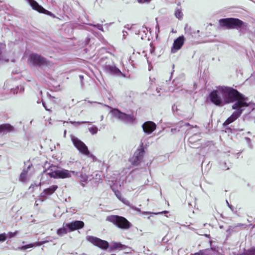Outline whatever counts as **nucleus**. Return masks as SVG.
Segmentation results:
<instances>
[{
    "instance_id": "nucleus-1",
    "label": "nucleus",
    "mask_w": 255,
    "mask_h": 255,
    "mask_svg": "<svg viewBox=\"0 0 255 255\" xmlns=\"http://www.w3.org/2000/svg\"><path fill=\"white\" fill-rule=\"evenodd\" d=\"M232 109L236 111L224 122V125H228L234 122L245 110H247L248 113H250L255 109V104L251 102L248 103L247 98L243 96L242 99L233 105Z\"/></svg>"
},
{
    "instance_id": "nucleus-2",
    "label": "nucleus",
    "mask_w": 255,
    "mask_h": 255,
    "mask_svg": "<svg viewBox=\"0 0 255 255\" xmlns=\"http://www.w3.org/2000/svg\"><path fill=\"white\" fill-rule=\"evenodd\" d=\"M220 25L227 29H237L242 32H245L248 27L246 23L238 18H228L221 19L219 20Z\"/></svg>"
},
{
    "instance_id": "nucleus-3",
    "label": "nucleus",
    "mask_w": 255,
    "mask_h": 255,
    "mask_svg": "<svg viewBox=\"0 0 255 255\" xmlns=\"http://www.w3.org/2000/svg\"><path fill=\"white\" fill-rule=\"evenodd\" d=\"M223 97L224 98V105L231 103L237 102L240 99H242L243 95L239 92L232 88L222 86Z\"/></svg>"
},
{
    "instance_id": "nucleus-4",
    "label": "nucleus",
    "mask_w": 255,
    "mask_h": 255,
    "mask_svg": "<svg viewBox=\"0 0 255 255\" xmlns=\"http://www.w3.org/2000/svg\"><path fill=\"white\" fill-rule=\"evenodd\" d=\"M107 220L113 223L118 227L124 230H128L131 226V224L125 218L117 215L108 216Z\"/></svg>"
},
{
    "instance_id": "nucleus-5",
    "label": "nucleus",
    "mask_w": 255,
    "mask_h": 255,
    "mask_svg": "<svg viewBox=\"0 0 255 255\" xmlns=\"http://www.w3.org/2000/svg\"><path fill=\"white\" fill-rule=\"evenodd\" d=\"M71 140L75 147L81 153L93 158L94 160L96 159V158L95 157V156L90 153L87 146L85 145V144L79 138L72 135L71 136Z\"/></svg>"
},
{
    "instance_id": "nucleus-6",
    "label": "nucleus",
    "mask_w": 255,
    "mask_h": 255,
    "mask_svg": "<svg viewBox=\"0 0 255 255\" xmlns=\"http://www.w3.org/2000/svg\"><path fill=\"white\" fill-rule=\"evenodd\" d=\"M222 86L217 87V89L213 91L210 94L211 101L215 105L219 106L224 105V98L223 97Z\"/></svg>"
},
{
    "instance_id": "nucleus-7",
    "label": "nucleus",
    "mask_w": 255,
    "mask_h": 255,
    "mask_svg": "<svg viewBox=\"0 0 255 255\" xmlns=\"http://www.w3.org/2000/svg\"><path fill=\"white\" fill-rule=\"evenodd\" d=\"M111 113L113 117L127 123H132L135 119L133 115H127L118 109H113Z\"/></svg>"
},
{
    "instance_id": "nucleus-8",
    "label": "nucleus",
    "mask_w": 255,
    "mask_h": 255,
    "mask_svg": "<svg viewBox=\"0 0 255 255\" xmlns=\"http://www.w3.org/2000/svg\"><path fill=\"white\" fill-rule=\"evenodd\" d=\"M87 240L93 245L104 250H107L109 247V244L107 241L101 240L96 237L88 236Z\"/></svg>"
},
{
    "instance_id": "nucleus-9",
    "label": "nucleus",
    "mask_w": 255,
    "mask_h": 255,
    "mask_svg": "<svg viewBox=\"0 0 255 255\" xmlns=\"http://www.w3.org/2000/svg\"><path fill=\"white\" fill-rule=\"evenodd\" d=\"M27 1L30 5L32 8L40 13H43L51 16L55 17L54 14L50 11L44 9L34 0H27Z\"/></svg>"
},
{
    "instance_id": "nucleus-10",
    "label": "nucleus",
    "mask_w": 255,
    "mask_h": 255,
    "mask_svg": "<svg viewBox=\"0 0 255 255\" xmlns=\"http://www.w3.org/2000/svg\"><path fill=\"white\" fill-rule=\"evenodd\" d=\"M57 173V178H70L72 175L77 176L78 173L75 171L68 170L65 169H59Z\"/></svg>"
},
{
    "instance_id": "nucleus-11",
    "label": "nucleus",
    "mask_w": 255,
    "mask_h": 255,
    "mask_svg": "<svg viewBox=\"0 0 255 255\" xmlns=\"http://www.w3.org/2000/svg\"><path fill=\"white\" fill-rule=\"evenodd\" d=\"M28 63L33 65H41L45 63V60L40 55L32 54L29 58Z\"/></svg>"
},
{
    "instance_id": "nucleus-12",
    "label": "nucleus",
    "mask_w": 255,
    "mask_h": 255,
    "mask_svg": "<svg viewBox=\"0 0 255 255\" xmlns=\"http://www.w3.org/2000/svg\"><path fill=\"white\" fill-rule=\"evenodd\" d=\"M59 169L55 166H50L48 169L45 170L42 174V178L44 176L49 175L50 177L57 178V173Z\"/></svg>"
},
{
    "instance_id": "nucleus-13",
    "label": "nucleus",
    "mask_w": 255,
    "mask_h": 255,
    "mask_svg": "<svg viewBox=\"0 0 255 255\" xmlns=\"http://www.w3.org/2000/svg\"><path fill=\"white\" fill-rule=\"evenodd\" d=\"M144 151L142 149H138L130 159V162L133 165H137L141 162L143 156Z\"/></svg>"
},
{
    "instance_id": "nucleus-14",
    "label": "nucleus",
    "mask_w": 255,
    "mask_h": 255,
    "mask_svg": "<svg viewBox=\"0 0 255 255\" xmlns=\"http://www.w3.org/2000/svg\"><path fill=\"white\" fill-rule=\"evenodd\" d=\"M184 42V37L183 36H179L174 41L173 46L171 48V52L175 53L177 51L179 50Z\"/></svg>"
},
{
    "instance_id": "nucleus-15",
    "label": "nucleus",
    "mask_w": 255,
    "mask_h": 255,
    "mask_svg": "<svg viewBox=\"0 0 255 255\" xmlns=\"http://www.w3.org/2000/svg\"><path fill=\"white\" fill-rule=\"evenodd\" d=\"M156 127L155 124L150 121L145 122L142 125L143 130L147 134L152 133L156 129Z\"/></svg>"
},
{
    "instance_id": "nucleus-16",
    "label": "nucleus",
    "mask_w": 255,
    "mask_h": 255,
    "mask_svg": "<svg viewBox=\"0 0 255 255\" xmlns=\"http://www.w3.org/2000/svg\"><path fill=\"white\" fill-rule=\"evenodd\" d=\"M66 224L70 232L76 230L82 229L84 226V222L81 221H75Z\"/></svg>"
},
{
    "instance_id": "nucleus-17",
    "label": "nucleus",
    "mask_w": 255,
    "mask_h": 255,
    "mask_svg": "<svg viewBox=\"0 0 255 255\" xmlns=\"http://www.w3.org/2000/svg\"><path fill=\"white\" fill-rule=\"evenodd\" d=\"M109 249L110 251H115V250H125L126 249H129L130 250V248L125 245H123L120 243L112 242L111 243L110 246L109 245Z\"/></svg>"
},
{
    "instance_id": "nucleus-18",
    "label": "nucleus",
    "mask_w": 255,
    "mask_h": 255,
    "mask_svg": "<svg viewBox=\"0 0 255 255\" xmlns=\"http://www.w3.org/2000/svg\"><path fill=\"white\" fill-rule=\"evenodd\" d=\"M14 130V128L9 124L0 125V134H5Z\"/></svg>"
},
{
    "instance_id": "nucleus-19",
    "label": "nucleus",
    "mask_w": 255,
    "mask_h": 255,
    "mask_svg": "<svg viewBox=\"0 0 255 255\" xmlns=\"http://www.w3.org/2000/svg\"><path fill=\"white\" fill-rule=\"evenodd\" d=\"M58 188V186L56 185H53L44 189L41 193V196L42 197H46L52 194Z\"/></svg>"
},
{
    "instance_id": "nucleus-20",
    "label": "nucleus",
    "mask_w": 255,
    "mask_h": 255,
    "mask_svg": "<svg viewBox=\"0 0 255 255\" xmlns=\"http://www.w3.org/2000/svg\"><path fill=\"white\" fill-rule=\"evenodd\" d=\"M105 69L107 73L112 75H120L122 74L121 71L115 66L107 65Z\"/></svg>"
},
{
    "instance_id": "nucleus-21",
    "label": "nucleus",
    "mask_w": 255,
    "mask_h": 255,
    "mask_svg": "<svg viewBox=\"0 0 255 255\" xmlns=\"http://www.w3.org/2000/svg\"><path fill=\"white\" fill-rule=\"evenodd\" d=\"M91 176L92 181H91V182L92 186H97L102 182V179L101 174L96 173Z\"/></svg>"
},
{
    "instance_id": "nucleus-22",
    "label": "nucleus",
    "mask_w": 255,
    "mask_h": 255,
    "mask_svg": "<svg viewBox=\"0 0 255 255\" xmlns=\"http://www.w3.org/2000/svg\"><path fill=\"white\" fill-rule=\"evenodd\" d=\"M111 187L112 189L113 190V191L114 192L116 196L117 197V198L120 201H121L125 204L129 206H130L129 202H128V201L126 199H125L124 198H123L122 197L120 192L119 190H116L115 189V186L114 185L111 186Z\"/></svg>"
},
{
    "instance_id": "nucleus-23",
    "label": "nucleus",
    "mask_w": 255,
    "mask_h": 255,
    "mask_svg": "<svg viewBox=\"0 0 255 255\" xmlns=\"http://www.w3.org/2000/svg\"><path fill=\"white\" fill-rule=\"evenodd\" d=\"M32 164H30L27 166L26 169H24L22 172L21 173L19 176V180L21 182H25L27 181L28 178V170L31 168Z\"/></svg>"
},
{
    "instance_id": "nucleus-24",
    "label": "nucleus",
    "mask_w": 255,
    "mask_h": 255,
    "mask_svg": "<svg viewBox=\"0 0 255 255\" xmlns=\"http://www.w3.org/2000/svg\"><path fill=\"white\" fill-rule=\"evenodd\" d=\"M68 232H70L66 223H64L61 228L58 229L57 231V234L59 236H62Z\"/></svg>"
},
{
    "instance_id": "nucleus-25",
    "label": "nucleus",
    "mask_w": 255,
    "mask_h": 255,
    "mask_svg": "<svg viewBox=\"0 0 255 255\" xmlns=\"http://www.w3.org/2000/svg\"><path fill=\"white\" fill-rule=\"evenodd\" d=\"M91 175H88L85 174H82L80 176V181L81 185L85 186L88 182L92 181Z\"/></svg>"
},
{
    "instance_id": "nucleus-26",
    "label": "nucleus",
    "mask_w": 255,
    "mask_h": 255,
    "mask_svg": "<svg viewBox=\"0 0 255 255\" xmlns=\"http://www.w3.org/2000/svg\"><path fill=\"white\" fill-rule=\"evenodd\" d=\"M190 125L189 123L180 122L177 124V128H172L171 131L172 133H174L176 131H179L180 128H181L182 127H188Z\"/></svg>"
},
{
    "instance_id": "nucleus-27",
    "label": "nucleus",
    "mask_w": 255,
    "mask_h": 255,
    "mask_svg": "<svg viewBox=\"0 0 255 255\" xmlns=\"http://www.w3.org/2000/svg\"><path fill=\"white\" fill-rule=\"evenodd\" d=\"M47 241H43V242H39V243L30 244H29L27 245L23 246L20 249H21V250H26L28 248H32L33 247H35V246H40L43 244L47 243Z\"/></svg>"
},
{
    "instance_id": "nucleus-28",
    "label": "nucleus",
    "mask_w": 255,
    "mask_h": 255,
    "mask_svg": "<svg viewBox=\"0 0 255 255\" xmlns=\"http://www.w3.org/2000/svg\"><path fill=\"white\" fill-rule=\"evenodd\" d=\"M4 46L2 44H0V62H8V59L6 58L5 56L2 55V50L4 49Z\"/></svg>"
},
{
    "instance_id": "nucleus-29",
    "label": "nucleus",
    "mask_w": 255,
    "mask_h": 255,
    "mask_svg": "<svg viewBox=\"0 0 255 255\" xmlns=\"http://www.w3.org/2000/svg\"><path fill=\"white\" fill-rule=\"evenodd\" d=\"M211 252V250H206L191 255H210Z\"/></svg>"
},
{
    "instance_id": "nucleus-30",
    "label": "nucleus",
    "mask_w": 255,
    "mask_h": 255,
    "mask_svg": "<svg viewBox=\"0 0 255 255\" xmlns=\"http://www.w3.org/2000/svg\"><path fill=\"white\" fill-rule=\"evenodd\" d=\"M242 255H255V248L246 251L244 253L242 254Z\"/></svg>"
},
{
    "instance_id": "nucleus-31",
    "label": "nucleus",
    "mask_w": 255,
    "mask_h": 255,
    "mask_svg": "<svg viewBox=\"0 0 255 255\" xmlns=\"http://www.w3.org/2000/svg\"><path fill=\"white\" fill-rule=\"evenodd\" d=\"M175 15L177 18L181 19L182 17L183 14L181 10L177 9L175 12Z\"/></svg>"
},
{
    "instance_id": "nucleus-32",
    "label": "nucleus",
    "mask_w": 255,
    "mask_h": 255,
    "mask_svg": "<svg viewBox=\"0 0 255 255\" xmlns=\"http://www.w3.org/2000/svg\"><path fill=\"white\" fill-rule=\"evenodd\" d=\"M89 131L93 134H96L98 132V128L95 126H93L89 128Z\"/></svg>"
},
{
    "instance_id": "nucleus-33",
    "label": "nucleus",
    "mask_w": 255,
    "mask_h": 255,
    "mask_svg": "<svg viewBox=\"0 0 255 255\" xmlns=\"http://www.w3.org/2000/svg\"><path fill=\"white\" fill-rule=\"evenodd\" d=\"M18 233V231H15L14 232H9L7 234H6L7 236V238H11L15 237L17 234Z\"/></svg>"
},
{
    "instance_id": "nucleus-34",
    "label": "nucleus",
    "mask_w": 255,
    "mask_h": 255,
    "mask_svg": "<svg viewBox=\"0 0 255 255\" xmlns=\"http://www.w3.org/2000/svg\"><path fill=\"white\" fill-rule=\"evenodd\" d=\"M90 123V122H72V121H71L70 122V123L72 125H74V126H79V125H80L81 124H83V123Z\"/></svg>"
},
{
    "instance_id": "nucleus-35",
    "label": "nucleus",
    "mask_w": 255,
    "mask_h": 255,
    "mask_svg": "<svg viewBox=\"0 0 255 255\" xmlns=\"http://www.w3.org/2000/svg\"><path fill=\"white\" fill-rule=\"evenodd\" d=\"M7 238V236L5 233L0 234V242H4Z\"/></svg>"
},
{
    "instance_id": "nucleus-36",
    "label": "nucleus",
    "mask_w": 255,
    "mask_h": 255,
    "mask_svg": "<svg viewBox=\"0 0 255 255\" xmlns=\"http://www.w3.org/2000/svg\"><path fill=\"white\" fill-rule=\"evenodd\" d=\"M151 0H137V2L139 3H148Z\"/></svg>"
},
{
    "instance_id": "nucleus-37",
    "label": "nucleus",
    "mask_w": 255,
    "mask_h": 255,
    "mask_svg": "<svg viewBox=\"0 0 255 255\" xmlns=\"http://www.w3.org/2000/svg\"><path fill=\"white\" fill-rule=\"evenodd\" d=\"M186 32L187 33L189 34H192V33L190 32L191 28L190 27L186 25L185 28Z\"/></svg>"
},
{
    "instance_id": "nucleus-38",
    "label": "nucleus",
    "mask_w": 255,
    "mask_h": 255,
    "mask_svg": "<svg viewBox=\"0 0 255 255\" xmlns=\"http://www.w3.org/2000/svg\"><path fill=\"white\" fill-rule=\"evenodd\" d=\"M245 139L247 141V142H248L250 147L252 148V143H251V139L250 138H249V137H245Z\"/></svg>"
},
{
    "instance_id": "nucleus-39",
    "label": "nucleus",
    "mask_w": 255,
    "mask_h": 255,
    "mask_svg": "<svg viewBox=\"0 0 255 255\" xmlns=\"http://www.w3.org/2000/svg\"><path fill=\"white\" fill-rule=\"evenodd\" d=\"M94 26L96 27L98 29L103 31V28L102 25L100 24H97V25H94Z\"/></svg>"
},
{
    "instance_id": "nucleus-40",
    "label": "nucleus",
    "mask_w": 255,
    "mask_h": 255,
    "mask_svg": "<svg viewBox=\"0 0 255 255\" xmlns=\"http://www.w3.org/2000/svg\"><path fill=\"white\" fill-rule=\"evenodd\" d=\"M150 54L151 55H153L154 53V50H155L154 47L152 46L151 44H150Z\"/></svg>"
},
{
    "instance_id": "nucleus-41",
    "label": "nucleus",
    "mask_w": 255,
    "mask_h": 255,
    "mask_svg": "<svg viewBox=\"0 0 255 255\" xmlns=\"http://www.w3.org/2000/svg\"><path fill=\"white\" fill-rule=\"evenodd\" d=\"M197 135L195 134L193 136H191L189 138V140L190 142H193L194 141V138L195 136H197Z\"/></svg>"
},
{
    "instance_id": "nucleus-42",
    "label": "nucleus",
    "mask_w": 255,
    "mask_h": 255,
    "mask_svg": "<svg viewBox=\"0 0 255 255\" xmlns=\"http://www.w3.org/2000/svg\"><path fill=\"white\" fill-rule=\"evenodd\" d=\"M42 105H43V107H44V108L45 109V110H46V111H50V109H48V108L46 107V105H45V104L44 102H42Z\"/></svg>"
},
{
    "instance_id": "nucleus-43",
    "label": "nucleus",
    "mask_w": 255,
    "mask_h": 255,
    "mask_svg": "<svg viewBox=\"0 0 255 255\" xmlns=\"http://www.w3.org/2000/svg\"><path fill=\"white\" fill-rule=\"evenodd\" d=\"M42 105H43V107H44V108L45 109V110H46V111H50V109H48V108L46 107V105H45V104L44 102H42Z\"/></svg>"
},
{
    "instance_id": "nucleus-44",
    "label": "nucleus",
    "mask_w": 255,
    "mask_h": 255,
    "mask_svg": "<svg viewBox=\"0 0 255 255\" xmlns=\"http://www.w3.org/2000/svg\"><path fill=\"white\" fill-rule=\"evenodd\" d=\"M226 163H224V165H223V167H222V168L223 169H229V167H227V168H226Z\"/></svg>"
},
{
    "instance_id": "nucleus-45",
    "label": "nucleus",
    "mask_w": 255,
    "mask_h": 255,
    "mask_svg": "<svg viewBox=\"0 0 255 255\" xmlns=\"http://www.w3.org/2000/svg\"><path fill=\"white\" fill-rule=\"evenodd\" d=\"M132 208L134 209L136 211H139V212L140 211V209H139V208H136V207H132Z\"/></svg>"
},
{
    "instance_id": "nucleus-46",
    "label": "nucleus",
    "mask_w": 255,
    "mask_h": 255,
    "mask_svg": "<svg viewBox=\"0 0 255 255\" xmlns=\"http://www.w3.org/2000/svg\"><path fill=\"white\" fill-rule=\"evenodd\" d=\"M19 88H20V90H20V91H19V92H22L24 91V88H23V87L20 86Z\"/></svg>"
},
{
    "instance_id": "nucleus-47",
    "label": "nucleus",
    "mask_w": 255,
    "mask_h": 255,
    "mask_svg": "<svg viewBox=\"0 0 255 255\" xmlns=\"http://www.w3.org/2000/svg\"><path fill=\"white\" fill-rule=\"evenodd\" d=\"M147 61L148 63H150L151 62L149 60V57H147Z\"/></svg>"
},
{
    "instance_id": "nucleus-48",
    "label": "nucleus",
    "mask_w": 255,
    "mask_h": 255,
    "mask_svg": "<svg viewBox=\"0 0 255 255\" xmlns=\"http://www.w3.org/2000/svg\"><path fill=\"white\" fill-rule=\"evenodd\" d=\"M227 203H228L229 207L231 209H232V206L231 205H230L229 204V203L228 202V201H227Z\"/></svg>"
},
{
    "instance_id": "nucleus-49",
    "label": "nucleus",
    "mask_w": 255,
    "mask_h": 255,
    "mask_svg": "<svg viewBox=\"0 0 255 255\" xmlns=\"http://www.w3.org/2000/svg\"><path fill=\"white\" fill-rule=\"evenodd\" d=\"M129 250H128V252H127V253H131V249L129 250V249H128Z\"/></svg>"
},
{
    "instance_id": "nucleus-50",
    "label": "nucleus",
    "mask_w": 255,
    "mask_h": 255,
    "mask_svg": "<svg viewBox=\"0 0 255 255\" xmlns=\"http://www.w3.org/2000/svg\"><path fill=\"white\" fill-rule=\"evenodd\" d=\"M15 90H13V94H15V93H18V91L17 90V91H16V92H15Z\"/></svg>"
},
{
    "instance_id": "nucleus-51",
    "label": "nucleus",
    "mask_w": 255,
    "mask_h": 255,
    "mask_svg": "<svg viewBox=\"0 0 255 255\" xmlns=\"http://www.w3.org/2000/svg\"><path fill=\"white\" fill-rule=\"evenodd\" d=\"M66 134V130H65L64 131V136H65Z\"/></svg>"
},
{
    "instance_id": "nucleus-52",
    "label": "nucleus",
    "mask_w": 255,
    "mask_h": 255,
    "mask_svg": "<svg viewBox=\"0 0 255 255\" xmlns=\"http://www.w3.org/2000/svg\"><path fill=\"white\" fill-rule=\"evenodd\" d=\"M76 164H77L78 165H79L81 164V163L80 162H76Z\"/></svg>"
},
{
    "instance_id": "nucleus-53",
    "label": "nucleus",
    "mask_w": 255,
    "mask_h": 255,
    "mask_svg": "<svg viewBox=\"0 0 255 255\" xmlns=\"http://www.w3.org/2000/svg\"><path fill=\"white\" fill-rule=\"evenodd\" d=\"M156 91H157V93H159V90H158V88L156 89Z\"/></svg>"
},
{
    "instance_id": "nucleus-54",
    "label": "nucleus",
    "mask_w": 255,
    "mask_h": 255,
    "mask_svg": "<svg viewBox=\"0 0 255 255\" xmlns=\"http://www.w3.org/2000/svg\"><path fill=\"white\" fill-rule=\"evenodd\" d=\"M41 183H42V182L41 181V182H40V183H39V185H41Z\"/></svg>"
},
{
    "instance_id": "nucleus-55",
    "label": "nucleus",
    "mask_w": 255,
    "mask_h": 255,
    "mask_svg": "<svg viewBox=\"0 0 255 255\" xmlns=\"http://www.w3.org/2000/svg\"><path fill=\"white\" fill-rule=\"evenodd\" d=\"M163 212L165 213H167L168 212L167 211H164Z\"/></svg>"
},
{
    "instance_id": "nucleus-56",
    "label": "nucleus",
    "mask_w": 255,
    "mask_h": 255,
    "mask_svg": "<svg viewBox=\"0 0 255 255\" xmlns=\"http://www.w3.org/2000/svg\"><path fill=\"white\" fill-rule=\"evenodd\" d=\"M89 103H93V102H90V101L89 102Z\"/></svg>"
},
{
    "instance_id": "nucleus-57",
    "label": "nucleus",
    "mask_w": 255,
    "mask_h": 255,
    "mask_svg": "<svg viewBox=\"0 0 255 255\" xmlns=\"http://www.w3.org/2000/svg\"><path fill=\"white\" fill-rule=\"evenodd\" d=\"M250 133H251V132H250V131H249V132H248V134H250Z\"/></svg>"
},
{
    "instance_id": "nucleus-58",
    "label": "nucleus",
    "mask_w": 255,
    "mask_h": 255,
    "mask_svg": "<svg viewBox=\"0 0 255 255\" xmlns=\"http://www.w3.org/2000/svg\"><path fill=\"white\" fill-rule=\"evenodd\" d=\"M111 255H116V254H112Z\"/></svg>"
}]
</instances>
